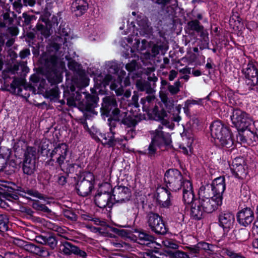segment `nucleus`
I'll list each match as a JSON object with an SVG mask.
<instances>
[{"label":"nucleus","mask_w":258,"mask_h":258,"mask_svg":"<svg viewBox=\"0 0 258 258\" xmlns=\"http://www.w3.org/2000/svg\"><path fill=\"white\" fill-rule=\"evenodd\" d=\"M223 254L228 256V258H245L241 255L227 249H223Z\"/></svg>","instance_id":"8fccbe9b"},{"label":"nucleus","mask_w":258,"mask_h":258,"mask_svg":"<svg viewBox=\"0 0 258 258\" xmlns=\"http://www.w3.org/2000/svg\"><path fill=\"white\" fill-rule=\"evenodd\" d=\"M107 66L109 73L115 74L118 71V67L116 61H109L107 63Z\"/></svg>","instance_id":"c03bdc74"},{"label":"nucleus","mask_w":258,"mask_h":258,"mask_svg":"<svg viewBox=\"0 0 258 258\" xmlns=\"http://www.w3.org/2000/svg\"><path fill=\"white\" fill-rule=\"evenodd\" d=\"M189 28L192 30L197 32H201L203 30V27L200 25V22L198 20H193L189 21L187 23Z\"/></svg>","instance_id":"58836bf2"},{"label":"nucleus","mask_w":258,"mask_h":258,"mask_svg":"<svg viewBox=\"0 0 258 258\" xmlns=\"http://www.w3.org/2000/svg\"><path fill=\"white\" fill-rule=\"evenodd\" d=\"M234 221V216L230 212L222 213L219 215V225L224 230L228 231L232 228Z\"/></svg>","instance_id":"a878e982"},{"label":"nucleus","mask_w":258,"mask_h":258,"mask_svg":"<svg viewBox=\"0 0 258 258\" xmlns=\"http://www.w3.org/2000/svg\"><path fill=\"white\" fill-rule=\"evenodd\" d=\"M94 176L89 173L81 180L79 181L76 185L78 194L82 197H85L90 194L94 187Z\"/></svg>","instance_id":"ddd939ff"},{"label":"nucleus","mask_w":258,"mask_h":258,"mask_svg":"<svg viewBox=\"0 0 258 258\" xmlns=\"http://www.w3.org/2000/svg\"><path fill=\"white\" fill-rule=\"evenodd\" d=\"M40 19L45 23V25L39 23H38L36 26L37 30L44 37L47 38L50 35V28L57 26L58 24L57 17L53 16L50 20L42 17Z\"/></svg>","instance_id":"dca6fc26"},{"label":"nucleus","mask_w":258,"mask_h":258,"mask_svg":"<svg viewBox=\"0 0 258 258\" xmlns=\"http://www.w3.org/2000/svg\"><path fill=\"white\" fill-rule=\"evenodd\" d=\"M245 82L251 90L258 92V71L252 62H249L243 70Z\"/></svg>","instance_id":"6e6552de"},{"label":"nucleus","mask_w":258,"mask_h":258,"mask_svg":"<svg viewBox=\"0 0 258 258\" xmlns=\"http://www.w3.org/2000/svg\"><path fill=\"white\" fill-rule=\"evenodd\" d=\"M153 1L163 6H165L171 3H172L173 6H177V0H153Z\"/></svg>","instance_id":"603ef678"},{"label":"nucleus","mask_w":258,"mask_h":258,"mask_svg":"<svg viewBox=\"0 0 258 258\" xmlns=\"http://www.w3.org/2000/svg\"><path fill=\"white\" fill-rule=\"evenodd\" d=\"M11 154V150L5 147H3L0 153V171L6 167L8 160Z\"/></svg>","instance_id":"c756f323"},{"label":"nucleus","mask_w":258,"mask_h":258,"mask_svg":"<svg viewBox=\"0 0 258 258\" xmlns=\"http://www.w3.org/2000/svg\"><path fill=\"white\" fill-rule=\"evenodd\" d=\"M140 258H157L152 252H145L140 256Z\"/></svg>","instance_id":"338daca9"},{"label":"nucleus","mask_w":258,"mask_h":258,"mask_svg":"<svg viewBox=\"0 0 258 258\" xmlns=\"http://www.w3.org/2000/svg\"><path fill=\"white\" fill-rule=\"evenodd\" d=\"M115 126H111L109 128L110 132L106 133H99V136L102 138L101 141L103 144L107 145L109 147H113L117 143L122 144L123 141L127 140L126 137H121L120 138H115L114 137Z\"/></svg>","instance_id":"a211bd4d"},{"label":"nucleus","mask_w":258,"mask_h":258,"mask_svg":"<svg viewBox=\"0 0 258 258\" xmlns=\"http://www.w3.org/2000/svg\"><path fill=\"white\" fill-rule=\"evenodd\" d=\"M47 79L51 84V87L46 90L44 96L50 100L57 99L59 97V91L56 84L61 82V77L57 72H53L48 76Z\"/></svg>","instance_id":"1a4fd4ad"},{"label":"nucleus","mask_w":258,"mask_h":258,"mask_svg":"<svg viewBox=\"0 0 258 258\" xmlns=\"http://www.w3.org/2000/svg\"><path fill=\"white\" fill-rule=\"evenodd\" d=\"M57 243V241L54 237L52 236H47L45 245H48L51 249H53L56 246Z\"/></svg>","instance_id":"de8ad7c7"},{"label":"nucleus","mask_w":258,"mask_h":258,"mask_svg":"<svg viewBox=\"0 0 258 258\" xmlns=\"http://www.w3.org/2000/svg\"><path fill=\"white\" fill-rule=\"evenodd\" d=\"M73 253L83 258H85L87 256V253L85 251L81 250L76 246L74 248Z\"/></svg>","instance_id":"5fc2aeb1"},{"label":"nucleus","mask_w":258,"mask_h":258,"mask_svg":"<svg viewBox=\"0 0 258 258\" xmlns=\"http://www.w3.org/2000/svg\"><path fill=\"white\" fill-rule=\"evenodd\" d=\"M180 86V82L179 81H176L173 85H169L168 86V90L170 92V93L172 94H177L179 91V87Z\"/></svg>","instance_id":"79ce46f5"},{"label":"nucleus","mask_w":258,"mask_h":258,"mask_svg":"<svg viewBox=\"0 0 258 258\" xmlns=\"http://www.w3.org/2000/svg\"><path fill=\"white\" fill-rule=\"evenodd\" d=\"M232 124L238 130H244L253 124V120L251 116L245 112L239 109H234L231 116Z\"/></svg>","instance_id":"423d86ee"},{"label":"nucleus","mask_w":258,"mask_h":258,"mask_svg":"<svg viewBox=\"0 0 258 258\" xmlns=\"http://www.w3.org/2000/svg\"><path fill=\"white\" fill-rule=\"evenodd\" d=\"M138 242L151 248L159 249L161 246L160 243L155 241L154 237L144 232H139L138 235Z\"/></svg>","instance_id":"5701e85b"},{"label":"nucleus","mask_w":258,"mask_h":258,"mask_svg":"<svg viewBox=\"0 0 258 258\" xmlns=\"http://www.w3.org/2000/svg\"><path fill=\"white\" fill-rule=\"evenodd\" d=\"M23 170L27 175L32 174L35 170V151L32 147H27L25 152Z\"/></svg>","instance_id":"9b49d317"},{"label":"nucleus","mask_w":258,"mask_h":258,"mask_svg":"<svg viewBox=\"0 0 258 258\" xmlns=\"http://www.w3.org/2000/svg\"><path fill=\"white\" fill-rule=\"evenodd\" d=\"M211 135L215 143L221 147L230 148L233 144L232 135L228 127L219 120H216L210 125Z\"/></svg>","instance_id":"f03ea898"},{"label":"nucleus","mask_w":258,"mask_h":258,"mask_svg":"<svg viewBox=\"0 0 258 258\" xmlns=\"http://www.w3.org/2000/svg\"><path fill=\"white\" fill-rule=\"evenodd\" d=\"M163 48V45L155 44L153 46L152 48V54H150V52H146L143 53L142 55L141 56V58H146V59H150L151 57H154L156 55H157L160 51Z\"/></svg>","instance_id":"473e14b6"},{"label":"nucleus","mask_w":258,"mask_h":258,"mask_svg":"<svg viewBox=\"0 0 258 258\" xmlns=\"http://www.w3.org/2000/svg\"><path fill=\"white\" fill-rule=\"evenodd\" d=\"M23 4L25 6L33 7L35 4V0H23Z\"/></svg>","instance_id":"69168bd1"},{"label":"nucleus","mask_w":258,"mask_h":258,"mask_svg":"<svg viewBox=\"0 0 258 258\" xmlns=\"http://www.w3.org/2000/svg\"><path fill=\"white\" fill-rule=\"evenodd\" d=\"M134 40L135 42L131 48V51L132 52L134 51L135 50L138 51H142L145 50L149 46L148 42L145 39L142 40L141 42L137 37H136Z\"/></svg>","instance_id":"7c9ffc66"},{"label":"nucleus","mask_w":258,"mask_h":258,"mask_svg":"<svg viewBox=\"0 0 258 258\" xmlns=\"http://www.w3.org/2000/svg\"><path fill=\"white\" fill-rule=\"evenodd\" d=\"M96 205L100 208L108 207L110 208L114 203L112 197L109 192L98 193L95 197Z\"/></svg>","instance_id":"4be33fe9"},{"label":"nucleus","mask_w":258,"mask_h":258,"mask_svg":"<svg viewBox=\"0 0 258 258\" xmlns=\"http://www.w3.org/2000/svg\"><path fill=\"white\" fill-rule=\"evenodd\" d=\"M9 229V218L7 215H0V231L4 232Z\"/></svg>","instance_id":"f704fd0d"},{"label":"nucleus","mask_w":258,"mask_h":258,"mask_svg":"<svg viewBox=\"0 0 258 258\" xmlns=\"http://www.w3.org/2000/svg\"><path fill=\"white\" fill-rule=\"evenodd\" d=\"M177 72L175 70H171L169 75V80L173 81L177 76Z\"/></svg>","instance_id":"774afa93"},{"label":"nucleus","mask_w":258,"mask_h":258,"mask_svg":"<svg viewBox=\"0 0 258 258\" xmlns=\"http://www.w3.org/2000/svg\"><path fill=\"white\" fill-rule=\"evenodd\" d=\"M161 99L162 102L164 103L166 109H167L168 113H170L174 108V101L172 99H169L166 96H162Z\"/></svg>","instance_id":"4c0bfd02"},{"label":"nucleus","mask_w":258,"mask_h":258,"mask_svg":"<svg viewBox=\"0 0 258 258\" xmlns=\"http://www.w3.org/2000/svg\"><path fill=\"white\" fill-rule=\"evenodd\" d=\"M52 253V252H50L46 250L45 248L40 247V251H39L38 253H37L36 254L46 257L50 256Z\"/></svg>","instance_id":"bf43d9fd"},{"label":"nucleus","mask_w":258,"mask_h":258,"mask_svg":"<svg viewBox=\"0 0 258 258\" xmlns=\"http://www.w3.org/2000/svg\"><path fill=\"white\" fill-rule=\"evenodd\" d=\"M251 127L246 131V132L244 133V134L246 136V138L248 139V141H255L257 139H258V136H256L255 134V131L254 132L253 131H251Z\"/></svg>","instance_id":"a18cd8bd"},{"label":"nucleus","mask_w":258,"mask_h":258,"mask_svg":"<svg viewBox=\"0 0 258 258\" xmlns=\"http://www.w3.org/2000/svg\"><path fill=\"white\" fill-rule=\"evenodd\" d=\"M172 214L177 217L179 220L183 219V210L182 208L179 206H174L172 208Z\"/></svg>","instance_id":"a19ab883"},{"label":"nucleus","mask_w":258,"mask_h":258,"mask_svg":"<svg viewBox=\"0 0 258 258\" xmlns=\"http://www.w3.org/2000/svg\"><path fill=\"white\" fill-rule=\"evenodd\" d=\"M70 90L71 92L67 90L64 92V96L67 99V104L69 106L78 107L86 111L95 107L98 99L97 96L87 94L86 95V100L82 101L81 94L78 92H75L74 87H71Z\"/></svg>","instance_id":"7ed1b4c3"},{"label":"nucleus","mask_w":258,"mask_h":258,"mask_svg":"<svg viewBox=\"0 0 258 258\" xmlns=\"http://www.w3.org/2000/svg\"><path fill=\"white\" fill-rule=\"evenodd\" d=\"M205 187H209L210 191H212L213 196L216 199H220L222 202V195L226 187L224 177L220 176L215 178L211 185H207Z\"/></svg>","instance_id":"f3484780"},{"label":"nucleus","mask_w":258,"mask_h":258,"mask_svg":"<svg viewBox=\"0 0 258 258\" xmlns=\"http://www.w3.org/2000/svg\"><path fill=\"white\" fill-rule=\"evenodd\" d=\"M66 37H57L55 41L50 42L46 47V62L54 66L58 57L63 56L67 52L70 53Z\"/></svg>","instance_id":"20e7f679"},{"label":"nucleus","mask_w":258,"mask_h":258,"mask_svg":"<svg viewBox=\"0 0 258 258\" xmlns=\"http://www.w3.org/2000/svg\"><path fill=\"white\" fill-rule=\"evenodd\" d=\"M68 67L70 70L76 71L79 69L80 65L74 61H70L68 63Z\"/></svg>","instance_id":"052dcab7"},{"label":"nucleus","mask_w":258,"mask_h":258,"mask_svg":"<svg viewBox=\"0 0 258 258\" xmlns=\"http://www.w3.org/2000/svg\"><path fill=\"white\" fill-rule=\"evenodd\" d=\"M30 54V50L28 49H25L22 50L20 52V56L22 59L26 58L27 56Z\"/></svg>","instance_id":"e2e57ef3"},{"label":"nucleus","mask_w":258,"mask_h":258,"mask_svg":"<svg viewBox=\"0 0 258 258\" xmlns=\"http://www.w3.org/2000/svg\"><path fill=\"white\" fill-rule=\"evenodd\" d=\"M117 103L114 96H107L103 99L102 108L106 116H110L113 118L115 115H118L121 112L117 108Z\"/></svg>","instance_id":"2eb2a0df"},{"label":"nucleus","mask_w":258,"mask_h":258,"mask_svg":"<svg viewBox=\"0 0 258 258\" xmlns=\"http://www.w3.org/2000/svg\"><path fill=\"white\" fill-rule=\"evenodd\" d=\"M127 114L128 113L126 111H121L119 114L115 115L114 120L120 121L128 127L135 126L137 124L136 121Z\"/></svg>","instance_id":"cd10ccee"},{"label":"nucleus","mask_w":258,"mask_h":258,"mask_svg":"<svg viewBox=\"0 0 258 258\" xmlns=\"http://www.w3.org/2000/svg\"><path fill=\"white\" fill-rule=\"evenodd\" d=\"M231 170L237 178H243L246 175V172L244 168L243 164L237 167L235 166V168L231 169Z\"/></svg>","instance_id":"72a5a7b5"},{"label":"nucleus","mask_w":258,"mask_h":258,"mask_svg":"<svg viewBox=\"0 0 258 258\" xmlns=\"http://www.w3.org/2000/svg\"><path fill=\"white\" fill-rule=\"evenodd\" d=\"M237 218L240 225L247 226L253 221L254 214L250 208H246L238 212Z\"/></svg>","instance_id":"393cba45"},{"label":"nucleus","mask_w":258,"mask_h":258,"mask_svg":"<svg viewBox=\"0 0 258 258\" xmlns=\"http://www.w3.org/2000/svg\"><path fill=\"white\" fill-rule=\"evenodd\" d=\"M47 236L39 235L36 237V241L42 244H46V241Z\"/></svg>","instance_id":"680f3d73"},{"label":"nucleus","mask_w":258,"mask_h":258,"mask_svg":"<svg viewBox=\"0 0 258 258\" xmlns=\"http://www.w3.org/2000/svg\"><path fill=\"white\" fill-rule=\"evenodd\" d=\"M161 246L160 247L164 246L165 248H168L173 249H177L178 247V245L172 239H165L161 241V243H160Z\"/></svg>","instance_id":"c9c22d12"},{"label":"nucleus","mask_w":258,"mask_h":258,"mask_svg":"<svg viewBox=\"0 0 258 258\" xmlns=\"http://www.w3.org/2000/svg\"><path fill=\"white\" fill-rule=\"evenodd\" d=\"M164 179L168 189L164 187L158 188L157 198L162 207L168 208L171 205L169 190L177 191L181 189L185 181L190 180L184 178L181 173L176 169H170L166 171Z\"/></svg>","instance_id":"f257e3e1"},{"label":"nucleus","mask_w":258,"mask_h":258,"mask_svg":"<svg viewBox=\"0 0 258 258\" xmlns=\"http://www.w3.org/2000/svg\"><path fill=\"white\" fill-rule=\"evenodd\" d=\"M175 254L178 258H188V256L185 252L180 251H176Z\"/></svg>","instance_id":"0e129e2a"},{"label":"nucleus","mask_w":258,"mask_h":258,"mask_svg":"<svg viewBox=\"0 0 258 258\" xmlns=\"http://www.w3.org/2000/svg\"><path fill=\"white\" fill-rule=\"evenodd\" d=\"M69 152L68 146L65 143H61L57 145L52 150L50 154L51 157L49 162L54 161L53 158H55L56 162L61 167L64 163Z\"/></svg>","instance_id":"f8f14e48"},{"label":"nucleus","mask_w":258,"mask_h":258,"mask_svg":"<svg viewBox=\"0 0 258 258\" xmlns=\"http://www.w3.org/2000/svg\"><path fill=\"white\" fill-rule=\"evenodd\" d=\"M12 242L16 245L20 247H23L25 246V244L26 243V241L19 239L17 238H13L12 240Z\"/></svg>","instance_id":"4d7b16f0"},{"label":"nucleus","mask_w":258,"mask_h":258,"mask_svg":"<svg viewBox=\"0 0 258 258\" xmlns=\"http://www.w3.org/2000/svg\"><path fill=\"white\" fill-rule=\"evenodd\" d=\"M214 246L212 244L205 242H201L195 245L188 247V249L190 254L193 255V256L204 258L205 256L204 252L208 250L212 251L214 250Z\"/></svg>","instance_id":"412c9836"},{"label":"nucleus","mask_w":258,"mask_h":258,"mask_svg":"<svg viewBox=\"0 0 258 258\" xmlns=\"http://www.w3.org/2000/svg\"><path fill=\"white\" fill-rule=\"evenodd\" d=\"M75 245H73L70 242H64L60 247L61 251L65 254L70 255L73 253L74 248Z\"/></svg>","instance_id":"e433bc0d"},{"label":"nucleus","mask_w":258,"mask_h":258,"mask_svg":"<svg viewBox=\"0 0 258 258\" xmlns=\"http://www.w3.org/2000/svg\"><path fill=\"white\" fill-rule=\"evenodd\" d=\"M203 36V40L201 41V43L200 44V49H204L209 48V37L208 35L202 32V34Z\"/></svg>","instance_id":"49530a36"},{"label":"nucleus","mask_w":258,"mask_h":258,"mask_svg":"<svg viewBox=\"0 0 258 258\" xmlns=\"http://www.w3.org/2000/svg\"><path fill=\"white\" fill-rule=\"evenodd\" d=\"M202 207L198 201H195L191 204L190 208V217L194 220H199L201 219L204 215V211L202 210Z\"/></svg>","instance_id":"c85d7f7f"},{"label":"nucleus","mask_w":258,"mask_h":258,"mask_svg":"<svg viewBox=\"0 0 258 258\" xmlns=\"http://www.w3.org/2000/svg\"><path fill=\"white\" fill-rule=\"evenodd\" d=\"M33 207L37 210L41 211L48 213L51 212V210L47 206L39 202L33 203Z\"/></svg>","instance_id":"37998d69"},{"label":"nucleus","mask_w":258,"mask_h":258,"mask_svg":"<svg viewBox=\"0 0 258 258\" xmlns=\"http://www.w3.org/2000/svg\"><path fill=\"white\" fill-rule=\"evenodd\" d=\"M137 63L136 60H133L131 62L126 64L125 68L129 72H132L136 70Z\"/></svg>","instance_id":"6e6d98bb"},{"label":"nucleus","mask_w":258,"mask_h":258,"mask_svg":"<svg viewBox=\"0 0 258 258\" xmlns=\"http://www.w3.org/2000/svg\"><path fill=\"white\" fill-rule=\"evenodd\" d=\"M25 194L28 195V196L39 199H42L45 201L44 197L37 191L33 190H27V192H25Z\"/></svg>","instance_id":"3c124183"},{"label":"nucleus","mask_w":258,"mask_h":258,"mask_svg":"<svg viewBox=\"0 0 258 258\" xmlns=\"http://www.w3.org/2000/svg\"><path fill=\"white\" fill-rule=\"evenodd\" d=\"M137 25L135 24L134 22H132L128 25L130 31H133V33L138 35V32L141 35L145 36L148 35L151 32L152 28L149 25L148 20L146 17L144 16H138L137 19Z\"/></svg>","instance_id":"9d476101"},{"label":"nucleus","mask_w":258,"mask_h":258,"mask_svg":"<svg viewBox=\"0 0 258 258\" xmlns=\"http://www.w3.org/2000/svg\"><path fill=\"white\" fill-rule=\"evenodd\" d=\"M88 8V5L85 0H76L71 5L72 12L77 17L83 15Z\"/></svg>","instance_id":"bb28decb"},{"label":"nucleus","mask_w":258,"mask_h":258,"mask_svg":"<svg viewBox=\"0 0 258 258\" xmlns=\"http://www.w3.org/2000/svg\"><path fill=\"white\" fill-rule=\"evenodd\" d=\"M115 77V76L112 77L110 75H107L103 79L101 83L104 86L110 84V89L112 90H114L117 95H121L123 92V89L121 85L122 80L120 77H118L117 80L115 79L113 80Z\"/></svg>","instance_id":"aec40b11"},{"label":"nucleus","mask_w":258,"mask_h":258,"mask_svg":"<svg viewBox=\"0 0 258 258\" xmlns=\"http://www.w3.org/2000/svg\"><path fill=\"white\" fill-rule=\"evenodd\" d=\"M24 248L28 251L35 254L40 251V247L37 246L32 243L27 242H26Z\"/></svg>","instance_id":"ea45409f"},{"label":"nucleus","mask_w":258,"mask_h":258,"mask_svg":"<svg viewBox=\"0 0 258 258\" xmlns=\"http://www.w3.org/2000/svg\"><path fill=\"white\" fill-rule=\"evenodd\" d=\"M147 224L151 230L158 234L164 235L167 232L168 228L162 218L158 214L150 212L147 216Z\"/></svg>","instance_id":"0eeeda50"},{"label":"nucleus","mask_w":258,"mask_h":258,"mask_svg":"<svg viewBox=\"0 0 258 258\" xmlns=\"http://www.w3.org/2000/svg\"><path fill=\"white\" fill-rule=\"evenodd\" d=\"M210 188L209 187H201L199 191L200 197L198 200L202 210L205 213H211L221 206L222 202L220 199H216L212 196L210 198Z\"/></svg>","instance_id":"39448f33"},{"label":"nucleus","mask_w":258,"mask_h":258,"mask_svg":"<svg viewBox=\"0 0 258 258\" xmlns=\"http://www.w3.org/2000/svg\"><path fill=\"white\" fill-rule=\"evenodd\" d=\"M158 114L159 119L161 120L162 126H164V127L172 130L174 127L173 123L165 118L168 116L167 112L163 109L161 111H159Z\"/></svg>","instance_id":"2f4dec72"},{"label":"nucleus","mask_w":258,"mask_h":258,"mask_svg":"<svg viewBox=\"0 0 258 258\" xmlns=\"http://www.w3.org/2000/svg\"><path fill=\"white\" fill-rule=\"evenodd\" d=\"M157 147L159 146L156 145L155 143H153V141H151V143L148 147L147 152L149 156L152 157L155 155L157 150Z\"/></svg>","instance_id":"09e8293b"},{"label":"nucleus","mask_w":258,"mask_h":258,"mask_svg":"<svg viewBox=\"0 0 258 258\" xmlns=\"http://www.w3.org/2000/svg\"><path fill=\"white\" fill-rule=\"evenodd\" d=\"M164 126L159 125L158 127L150 132L151 140L159 147L162 145H168L171 142L170 134L163 131Z\"/></svg>","instance_id":"4468645a"},{"label":"nucleus","mask_w":258,"mask_h":258,"mask_svg":"<svg viewBox=\"0 0 258 258\" xmlns=\"http://www.w3.org/2000/svg\"><path fill=\"white\" fill-rule=\"evenodd\" d=\"M244 161L243 159L241 158H236L233 161L231 165L230 166V169L235 168V166H239L243 164Z\"/></svg>","instance_id":"864d4df0"},{"label":"nucleus","mask_w":258,"mask_h":258,"mask_svg":"<svg viewBox=\"0 0 258 258\" xmlns=\"http://www.w3.org/2000/svg\"><path fill=\"white\" fill-rule=\"evenodd\" d=\"M114 202L122 203L130 200L131 197L130 189L124 186H115L113 190Z\"/></svg>","instance_id":"6ab92c4d"},{"label":"nucleus","mask_w":258,"mask_h":258,"mask_svg":"<svg viewBox=\"0 0 258 258\" xmlns=\"http://www.w3.org/2000/svg\"><path fill=\"white\" fill-rule=\"evenodd\" d=\"M181 189L182 190V199L185 204H191L195 201H198L195 198L192 184L190 181H185Z\"/></svg>","instance_id":"b1692460"},{"label":"nucleus","mask_w":258,"mask_h":258,"mask_svg":"<svg viewBox=\"0 0 258 258\" xmlns=\"http://www.w3.org/2000/svg\"><path fill=\"white\" fill-rule=\"evenodd\" d=\"M139 89L141 91H146L147 93H149V90L150 88L146 83L138 82L137 84Z\"/></svg>","instance_id":"13d9d810"}]
</instances>
